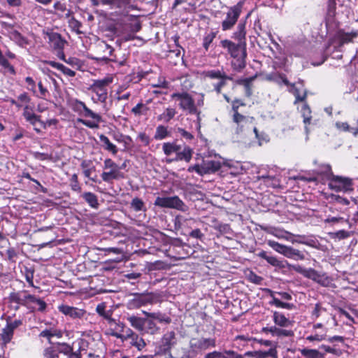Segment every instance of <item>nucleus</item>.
<instances>
[{"label":"nucleus","mask_w":358,"mask_h":358,"mask_svg":"<svg viewBox=\"0 0 358 358\" xmlns=\"http://www.w3.org/2000/svg\"><path fill=\"white\" fill-rule=\"evenodd\" d=\"M272 319L275 324L273 326H266L262 329V332L270 334L272 336L278 338H290L294 336V332L288 328L293 326L294 322L287 317L280 311H272Z\"/></svg>","instance_id":"f257e3e1"},{"label":"nucleus","mask_w":358,"mask_h":358,"mask_svg":"<svg viewBox=\"0 0 358 358\" xmlns=\"http://www.w3.org/2000/svg\"><path fill=\"white\" fill-rule=\"evenodd\" d=\"M221 46L226 49L228 54L232 58L231 66L236 72H241L246 66L247 46L235 45V42L229 39L220 41Z\"/></svg>","instance_id":"f03ea898"},{"label":"nucleus","mask_w":358,"mask_h":358,"mask_svg":"<svg viewBox=\"0 0 358 358\" xmlns=\"http://www.w3.org/2000/svg\"><path fill=\"white\" fill-rule=\"evenodd\" d=\"M69 105L71 110L78 113L80 116L85 118H91L90 120L83 118H78L77 120L78 122L82 123L90 129H98L99 124L103 122L101 115L92 111L80 100L77 99H71Z\"/></svg>","instance_id":"7ed1b4c3"},{"label":"nucleus","mask_w":358,"mask_h":358,"mask_svg":"<svg viewBox=\"0 0 358 358\" xmlns=\"http://www.w3.org/2000/svg\"><path fill=\"white\" fill-rule=\"evenodd\" d=\"M216 347L217 339L214 336L208 338L201 336L192 337L189 339L187 351V358H196L198 355H202L206 350Z\"/></svg>","instance_id":"20e7f679"},{"label":"nucleus","mask_w":358,"mask_h":358,"mask_svg":"<svg viewBox=\"0 0 358 358\" xmlns=\"http://www.w3.org/2000/svg\"><path fill=\"white\" fill-rule=\"evenodd\" d=\"M131 298L127 303L129 310H135L148 305H153L162 301L163 295L160 292L133 293Z\"/></svg>","instance_id":"39448f33"},{"label":"nucleus","mask_w":358,"mask_h":358,"mask_svg":"<svg viewBox=\"0 0 358 358\" xmlns=\"http://www.w3.org/2000/svg\"><path fill=\"white\" fill-rule=\"evenodd\" d=\"M178 339L174 331H168L155 344V355L172 358V349L177 345Z\"/></svg>","instance_id":"423d86ee"},{"label":"nucleus","mask_w":358,"mask_h":358,"mask_svg":"<svg viewBox=\"0 0 358 358\" xmlns=\"http://www.w3.org/2000/svg\"><path fill=\"white\" fill-rule=\"evenodd\" d=\"M172 100L178 101V106L182 110L187 111L191 115H196L198 120L200 119L199 116L201 111L197 108L194 99L192 96L187 92H175L171 95Z\"/></svg>","instance_id":"0eeeda50"},{"label":"nucleus","mask_w":358,"mask_h":358,"mask_svg":"<svg viewBox=\"0 0 358 358\" xmlns=\"http://www.w3.org/2000/svg\"><path fill=\"white\" fill-rule=\"evenodd\" d=\"M231 125L236 134H241L249 130L253 124L255 117L245 115L237 109L231 113Z\"/></svg>","instance_id":"6e6552de"},{"label":"nucleus","mask_w":358,"mask_h":358,"mask_svg":"<svg viewBox=\"0 0 358 358\" xmlns=\"http://www.w3.org/2000/svg\"><path fill=\"white\" fill-rule=\"evenodd\" d=\"M244 3V1H240L236 5L228 8L226 17L221 22L222 31L231 30L234 27L242 13Z\"/></svg>","instance_id":"1a4fd4ad"},{"label":"nucleus","mask_w":358,"mask_h":358,"mask_svg":"<svg viewBox=\"0 0 358 358\" xmlns=\"http://www.w3.org/2000/svg\"><path fill=\"white\" fill-rule=\"evenodd\" d=\"M113 78L107 76L103 79L94 80L90 87V90L97 96V101L105 103L108 98V87L113 83Z\"/></svg>","instance_id":"9d476101"},{"label":"nucleus","mask_w":358,"mask_h":358,"mask_svg":"<svg viewBox=\"0 0 358 358\" xmlns=\"http://www.w3.org/2000/svg\"><path fill=\"white\" fill-rule=\"evenodd\" d=\"M46 34L51 50L59 59H64V48L67 41L57 32H47Z\"/></svg>","instance_id":"9b49d317"},{"label":"nucleus","mask_w":358,"mask_h":358,"mask_svg":"<svg viewBox=\"0 0 358 358\" xmlns=\"http://www.w3.org/2000/svg\"><path fill=\"white\" fill-rule=\"evenodd\" d=\"M328 186L335 192H352L353 190L352 179L348 177L333 174L329 180Z\"/></svg>","instance_id":"f8f14e48"},{"label":"nucleus","mask_w":358,"mask_h":358,"mask_svg":"<svg viewBox=\"0 0 358 358\" xmlns=\"http://www.w3.org/2000/svg\"><path fill=\"white\" fill-rule=\"evenodd\" d=\"M28 290L11 292L8 296V303L11 310L17 311L21 306L27 307Z\"/></svg>","instance_id":"ddd939ff"},{"label":"nucleus","mask_w":358,"mask_h":358,"mask_svg":"<svg viewBox=\"0 0 358 358\" xmlns=\"http://www.w3.org/2000/svg\"><path fill=\"white\" fill-rule=\"evenodd\" d=\"M327 341L332 343V345H322L320 349L326 352L333 354L336 356H341L343 352V348L347 345L345 343V338L341 336H334L329 337Z\"/></svg>","instance_id":"4468645a"},{"label":"nucleus","mask_w":358,"mask_h":358,"mask_svg":"<svg viewBox=\"0 0 358 358\" xmlns=\"http://www.w3.org/2000/svg\"><path fill=\"white\" fill-rule=\"evenodd\" d=\"M154 205L160 208H175L180 210H184L185 205L184 202L178 196H157L155 201Z\"/></svg>","instance_id":"2eb2a0df"},{"label":"nucleus","mask_w":358,"mask_h":358,"mask_svg":"<svg viewBox=\"0 0 358 358\" xmlns=\"http://www.w3.org/2000/svg\"><path fill=\"white\" fill-rule=\"evenodd\" d=\"M357 38H358V29H352L350 31H345L343 29H339L334 35V41L338 48H341L345 44L352 43L354 39Z\"/></svg>","instance_id":"dca6fc26"},{"label":"nucleus","mask_w":358,"mask_h":358,"mask_svg":"<svg viewBox=\"0 0 358 358\" xmlns=\"http://www.w3.org/2000/svg\"><path fill=\"white\" fill-rule=\"evenodd\" d=\"M250 13H249L244 20H241L236 27V30L233 32L231 35V38L235 41V45H245L247 46V39H246V22L247 19L250 17Z\"/></svg>","instance_id":"f3484780"},{"label":"nucleus","mask_w":358,"mask_h":358,"mask_svg":"<svg viewBox=\"0 0 358 358\" xmlns=\"http://www.w3.org/2000/svg\"><path fill=\"white\" fill-rule=\"evenodd\" d=\"M22 115L25 121L33 127L36 134L41 133V116L34 113V108L26 107Z\"/></svg>","instance_id":"a211bd4d"},{"label":"nucleus","mask_w":358,"mask_h":358,"mask_svg":"<svg viewBox=\"0 0 358 358\" xmlns=\"http://www.w3.org/2000/svg\"><path fill=\"white\" fill-rule=\"evenodd\" d=\"M26 308L30 313H34L36 311L43 313L47 308V303L43 299L36 295L31 294L28 292L27 306Z\"/></svg>","instance_id":"6ab92c4d"},{"label":"nucleus","mask_w":358,"mask_h":358,"mask_svg":"<svg viewBox=\"0 0 358 358\" xmlns=\"http://www.w3.org/2000/svg\"><path fill=\"white\" fill-rule=\"evenodd\" d=\"M57 308L60 313L72 320H80L86 315L85 310L66 304H62Z\"/></svg>","instance_id":"aec40b11"},{"label":"nucleus","mask_w":358,"mask_h":358,"mask_svg":"<svg viewBox=\"0 0 358 358\" xmlns=\"http://www.w3.org/2000/svg\"><path fill=\"white\" fill-rule=\"evenodd\" d=\"M12 106H15L17 109L22 108V112H24V108H34V106H30L29 103H31V98L29 96V93L27 92H22L20 93L16 99L10 98L7 100Z\"/></svg>","instance_id":"412c9836"},{"label":"nucleus","mask_w":358,"mask_h":358,"mask_svg":"<svg viewBox=\"0 0 358 358\" xmlns=\"http://www.w3.org/2000/svg\"><path fill=\"white\" fill-rule=\"evenodd\" d=\"M23 321L21 319L11 320L10 317L6 319V324L2 329L4 334V338L10 342L12 341L14 335V331L19 327L22 326Z\"/></svg>","instance_id":"4be33fe9"},{"label":"nucleus","mask_w":358,"mask_h":358,"mask_svg":"<svg viewBox=\"0 0 358 358\" xmlns=\"http://www.w3.org/2000/svg\"><path fill=\"white\" fill-rule=\"evenodd\" d=\"M249 352L245 354L248 355ZM245 355H241L233 350H224L222 351L213 350L206 353L203 358H244Z\"/></svg>","instance_id":"5701e85b"},{"label":"nucleus","mask_w":358,"mask_h":358,"mask_svg":"<svg viewBox=\"0 0 358 358\" xmlns=\"http://www.w3.org/2000/svg\"><path fill=\"white\" fill-rule=\"evenodd\" d=\"M193 153L194 150L189 145H185L182 149L181 148V150L177 152L175 157L167 159L166 162L172 163L174 162L184 161L189 163L192 159Z\"/></svg>","instance_id":"b1692460"},{"label":"nucleus","mask_w":358,"mask_h":358,"mask_svg":"<svg viewBox=\"0 0 358 358\" xmlns=\"http://www.w3.org/2000/svg\"><path fill=\"white\" fill-rule=\"evenodd\" d=\"M265 79L267 81L273 82L278 85H284L285 86H290L291 87H294V83H290L287 76L283 73L278 71L271 72L266 75Z\"/></svg>","instance_id":"393cba45"},{"label":"nucleus","mask_w":358,"mask_h":358,"mask_svg":"<svg viewBox=\"0 0 358 358\" xmlns=\"http://www.w3.org/2000/svg\"><path fill=\"white\" fill-rule=\"evenodd\" d=\"M314 164L317 166L314 172L320 176L322 180H325L329 181L334 174L331 165L328 164H318L316 160L314 161Z\"/></svg>","instance_id":"a878e982"},{"label":"nucleus","mask_w":358,"mask_h":358,"mask_svg":"<svg viewBox=\"0 0 358 358\" xmlns=\"http://www.w3.org/2000/svg\"><path fill=\"white\" fill-rule=\"evenodd\" d=\"M201 76L204 79L208 78L213 80L215 78H224L227 81L231 80L234 83V79L231 76H228L223 70L220 69H211L203 71L201 73Z\"/></svg>","instance_id":"bb28decb"},{"label":"nucleus","mask_w":358,"mask_h":358,"mask_svg":"<svg viewBox=\"0 0 358 358\" xmlns=\"http://www.w3.org/2000/svg\"><path fill=\"white\" fill-rule=\"evenodd\" d=\"M96 312L106 324L114 322V318H113V310L110 308L107 309L106 303H99L96 307Z\"/></svg>","instance_id":"cd10ccee"},{"label":"nucleus","mask_w":358,"mask_h":358,"mask_svg":"<svg viewBox=\"0 0 358 358\" xmlns=\"http://www.w3.org/2000/svg\"><path fill=\"white\" fill-rule=\"evenodd\" d=\"M103 181L107 183H113V180H119L124 178V174L121 170H104L101 175Z\"/></svg>","instance_id":"c85d7f7f"},{"label":"nucleus","mask_w":358,"mask_h":358,"mask_svg":"<svg viewBox=\"0 0 358 358\" xmlns=\"http://www.w3.org/2000/svg\"><path fill=\"white\" fill-rule=\"evenodd\" d=\"M107 325L109 326V334L112 336H114L117 338L123 339L124 335L123 332L124 331L125 325L123 322L120 321L117 322L116 320L114 319V322L110 323L108 322Z\"/></svg>","instance_id":"c756f323"},{"label":"nucleus","mask_w":358,"mask_h":358,"mask_svg":"<svg viewBox=\"0 0 358 358\" xmlns=\"http://www.w3.org/2000/svg\"><path fill=\"white\" fill-rule=\"evenodd\" d=\"M292 269L295 272L302 275L306 278L312 280L313 281L315 280L317 274L320 273L313 268H306L299 264L292 266Z\"/></svg>","instance_id":"7c9ffc66"},{"label":"nucleus","mask_w":358,"mask_h":358,"mask_svg":"<svg viewBox=\"0 0 358 358\" xmlns=\"http://www.w3.org/2000/svg\"><path fill=\"white\" fill-rule=\"evenodd\" d=\"M127 320L129 322L130 325L138 331H143L147 320L143 317H138L134 315H128L126 317Z\"/></svg>","instance_id":"2f4dec72"},{"label":"nucleus","mask_w":358,"mask_h":358,"mask_svg":"<svg viewBox=\"0 0 358 358\" xmlns=\"http://www.w3.org/2000/svg\"><path fill=\"white\" fill-rule=\"evenodd\" d=\"M94 6H109L111 8H122L126 7L130 2H124L122 0H90Z\"/></svg>","instance_id":"473e14b6"},{"label":"nucleus","mask_w":358,"mask_h":358,"mask_svg":"<svg viewBox=\"0 0 358 358\" xmlns=\"http://www.w3.org/2000/svg\"><path fill=\"white\" fill-rule=\"evenodd\" d=\"M203 166V173L204 175L214 173L219 171L222 164L220 161L217 160H206L202 163Z\"/></svg>","instance_id":"72a5a7b5"},{"label":"nucleus","mask_w":358,"mask_h":358,"mask_svg":"<svg viewBox=\"0 0 358 358\" xmlns=\"http://www.w3.org/2000/svg\"><path fill=\"white\" fill-rule=\"evenodd\" d=\"M53 7L55 10V13L59 18H69L73 14L71 10L67 9L65 3H62L59 1H57L54 3Z\"/></svg>","instance_id":"f704fd0d"},{"label":"nucleus","mask_w":358,"mask_h":358,"mask_svg":"<svg viewBox=\"0 0 358 358\" xmlns=\"http://www.w3.org/2000/svg\"><path fill=\"white\" fill-rule=\"evenodd\" d=\"M259 258L265 259L268 264L273 266L278 267L279 268H284L285 265L283 261L279 260L277 257L273 256L268 255L267 252L264 250H262L257 254Z\"/></svg>","instance_id":"c9c22d12"},{"label":"nucleus","mask_w":358,"mask_h":358,"mask_svg":"<svg viewBox=\"0 0 358 358\" xmlns=\"http://www.w3.org/2000/svg\"><path fill=\"white\" fill-rule=\"evenodd\" d=\"M266 292L269 294V296L272 298V300L269 302L271 306H275L277 308H285L287 310H292L295 306L293 303H286L280 301L279 299L275 296V292L270 289H266Z\"/></svg>","instance_id":"e433bc0d"},{"label":"nucleus","mask_w":358,"mask_h":358,"mask_svg":"<svg viewBox=\"0 0 358 358\" xmlns=\"http://www.w3.org/2000/svg\"><path fill=\"white\" fill-rule=\"evenodd\" d=\"M80 166L83 169V173L85 177L88 178L94 182L97 181L96 176L94 177H91L92 173L96 171V167L92 164V161L83 160L80 164Z\"/></svg>","instance_id":"4c0bfd02"},{"label":"nucleus","mask_w":358,"mask_h":358,"mask_svg":"<svg viewBox=\"0 0 358 358\" xmlns=\"http://www.w3.org/2000/svg\"><path fill=\"white\" fill-rule=\"evenodd\" d=\"M103 48H104V50H107L108 52L109 56L110 57L108 58V57H103L102 58V60H104L106 62L110 61V62H114V63L117 64V66L119 67L126 65V63H127L126 59L119 60L117 58L116 55H113V52L115 50L112 46L109 45L107 43H103Z\"/></svg>","instance_id":"58836bf2"},{"label":"nucleus","mask_w":358,"mask_h":358,"mask_svg":"<svg viewBox=\"0 0 358 358\" xmlns=\"http://www.w3.org/2000/svg\"><path fill=\"white\" fill-rule=\"evenodd\" d=\"M181 148V145L178 144L177 141L164 142L162 144V150L167 157H170L173 153L176 155Z\"/></svg>","instance_id":"ea45409f"},{"label":"nucleus","mask_w":358,"mask_h":358,"mask_svg":"<svg viewBox=\"0 0 358 358\" xmlns=\"http://www.w3.org/2000/svg\"><path fill=\"white\" fill-rule=\"evenodd\" d=\"M287 258L294 259L295 261H303L306 259V251L300 250L288 246L285 256Z\"/></svg>","instance_id":"a19ab883"},{"label":"nucleus","mask_w":358,"mask_h":358,"mask_svg":"<svg viewBox=\"0 0 358 358\" xmlns=\"http://www.w3.org/2000/svg\"><path fill=\"white\" fill-rule=\"evenodd\" d=\"M143 313L148 317L152 320H157L159 323H164L169 324L171 322V318L166 315L165 313L160 312L150 313L147 311H143Z\"/></svg>","instance_id":"79ce46f5"},{"label":"nucleus","mask_w":358,"mask_h":358,"mask_svg":"<svg viewBox=\"0 0 358 358\" xmlns=\"http://www.w3.org/2000/svg\"><path fill=\"white\" fill-rule=\"evenodd\" d=\"M44 64H48L52 68H55L61 72H62L64 75L68 76L69 77H74L76 76V72L71 69L65 66L64 64L50 60H45L43 62Z\"/></svg>","instance_id":"37998d69"},{"label":"nucleus","mask_w":358,"mask_h":358,"mask_svg":"<svg viewBox=\"0 0 358 358\" xmlns=\"http://www.w3.org/2000/svg\"><path fill=\"white\" fill-rule=\"evenodd\" d=\"M80 196L92 208L98 209L99 203L98 196L94 193L91 192H85L81 194Z\"/></svg>","instance_id":"c03bdc74"},{"label":"nucleus","mask_w":358,"mask_h":358,"mask_svg":"<svg viewBox=\"0 0 358 358\" xmlns=\"http://www.w3.org/2000/svg\"><path fill=\"white\" fill-rule=\"evenodd\" d=\"M99 141L101 143V146L103 148L110 152H111L113 155H115L117 152L118 149L115 145H114L113 143L110 142L109 138L104 134L99 135Z\"/></svg>","instance_id":"a18cd8bd"},{"label":"nucleus","mask_w":358,"mask_h":358,"mask_svg":"<svg viewBox=\"0 0 358 358\" xmlns=\"http://www.w3.org/2000/svg\"><path fill=\"white\" fill-rule=\"evenodd\" d=\"M212 223V227L221 235L231 234L232 233V229L229 224L220 222L217 219H213Z\"/></svg>","instance_id":"49530a36"},{"label":"nucleus","mask_w":358,"mask_h":358,"mask_svg":"<svg viewBox=\"0 0 358 358\" xmlns=\"http://www.w3.org/2000/svg\"><path fill=\"white\" fill-rule=\"evenodd\" d=\"M11 36L12 40L21 48H26L30 44V41L17 30L11 32Z\"/></svg>","instance_id":"de8ad7c7"},{"label":"nucleus","mask_w":358,"mask_h":358,"mask_svg":"<svg viewBox=\"0 0 358 358\" xmlns=\"http://www.w3.org/2000/svg\"><path fill=\"white\" fill-rule=\"evenodd\" d=\"M177 114V110L175 108L168 107L164 112L157 117L159 121H162L166 123H169L171 120L174 118Z\"/></svg>","instance_id":"09e8293b"},{"label":"nucleus","mask_w":358,"mask_h":358,"mask_svg":"<svg viewBox=\"0 0 358 358\" xmlns=\"http://www.w3.org/2000/svg\"><path fill=\"white\" fill-rule=\"evenodd\" d=\"M336 127L339 130L351 133L354 136H358V117L357 120V126L355 127H350L346 122H337L336 123Z\"/></svg>","instance_id":"8fccbe9b"},{"label":"nucleus","mask_w":358,"mask_h":358,"mask_svg":"<svg viewBox=\"0 0 358 358\" xmlns=\"http://www.w3.org/2000/svg\"><path fill=\"white\" fill-rule=\"evenodd\" d=\"M223 98L227 103L231 104V113L237 109H239L241 107H245L246 106L245 102L241 99L235 98L234 99H231L225 94H223Z\"/></svg>","instance_id":"3c124183"},{"label":"nucleus","mask_w":358,"mask_h":358,"mask_svg":"<svg viewBox=\"0 0 358 358\" xmlns=\"http://www.w3.org/2000/svg\"><path fill=\"white\" fill-rule=\"evenodd\" d=\"M299 351L304 358H324V354L316 349L303 348Z\"/></svg>","instance_id":"603ef678"},{"label":"nucleus","mask_w":358,"mask_h":358,"mask_svg":"<svg viewBox=\"0 0 358 358\" xmlns=\"http://www.w3.org/2000/svg\"><path fill=\"white\" fill-rule=\"evenodd\" d=\"M130 208L135 212H146L147 210L144 201L138 197H135L131 200Z\"/></svg>","instance_id":"864d4df0"},{"label":"nucleus","mask_w":358,"mask_h":358,"mask_svg":"<svg viewBox=\"0 0 358 358\" xmlns=\"http://www.w3.org/2000/svg\"><path fill=\"white\" fill-rule=\"evenodd\" d=\"M171 133L168 131V128L164 125H158L154 135V138L157 141L163 140L170 136Z\"/></svg>","instance_id":"5fc2aeb1"},{"label":"nucleus","mask_w":358,"mask_h":358,"mask_svg":"<svg viewBox=\"0 0 358 358\" xmlns=\"http://www.w3.org/2000/svg\"><path fill=\"white\" fill-rule=\"evenodd\" d=\"M267 244L268 246L272 248L277 252L285 256L286 252L288 248L287 245L281 244V243H280L277 241H273V240L267 241Z\"/></svg>","instance_id":"6e6d98bb"},{"label":"nucleus","mask_w":358,"mask_h":358,"mask_svg":"<svg viewBox=\"0 0 358 358\" xmlns=\"http://www.w3.org/2000/svg\"><path fill=\"white\" fill-rule=\"evenodd\" d=\"M323 287H328L332 282V278L329 276L326 273H319L314 280Z\"/></svg>","instance_id":"4d7b16f0"},{"label":"nucleus","mask_w":358,"mask_h":358,"mask_svg":"<svg viewBox=\"0 0 358 358\" xmlns=\"http://www.w3.org/2000/svg\"><path fill=\"white\" fill-rule=\"evenodd\" d=\"M68 19V24L71 30L78 34H82L83 32L80 31L82 23L76 20L73 15Z\"/></svg>","instance_id":"13d9d810"},{"label":"nucleus","mask_w":358,"mask_h":358,"mask_svg":"<svg viewBox=\"0 0 358 358\" xmlns=\"http://www.w3.org/2000/svg\"><path fill=\"white\" fill-rule=\"evenodd\" d=\"M148 110L149 108L146 104L139 102L131 108V112L136 116H141L142 115H145Z\"/></svg>","instance_id":"bf43d9fd"},{"label":"nucleus","mask_w":358,"mask_h":358,"mask_svg":"<svg viewBox=\"0 0 358 358\" xmlns=\"http://www.w3.org/2000/svg\"><path fill=\"white\" fill-rule=\"evenodd\" d=\"M59 354L68 356L73 350V346L67 343H57L55 347Z\"/></svg>","instance_id":"052dcab7"},{"label":"nucleus","mask_w":358,"mask_h":358,"mask_svg":"<svg viewBox=\"0 0 358 358\" xmlns=\"http://www.w3.org/2000/svg\"><path fill=\"white\" fill-rule=\"evenodd\" d=\"M264 180V184L267 187H277L279 185V180L275 176L268 175L262 176L260 177Z\"/></svg>","instance_id":"680f3d73"},{"label":"nucleus","mask_w":358,"mask_h":358,"mask_svg":"<svg viewBox=\"0 0 358 358\" xmlns=\"http://www.w3.org/2000/svg\"><path fill=\"white\" fill-rule=\"evenodd\" d=\"M255 78H256V76L249 77L248 80L243 85V87H244L245 96L248 98H250L252 95V87H253L252 82L255 80Z\"/></svg>","instance_id":"e2e57ef3"},{"label":"nucleus","mask_w":358,"mask_h":358,"mask_svg":"<svg viewBox=\"0 0 358 358\" xmlns=\"http://www.w3.org/2000/svg\"><path fill=\"white\" fill-rule=\"evenodd\" d=\"M40 337L47 338L49 341L51 338L54 336H57L58 338H60L62 336V333L60 331L57 330H52V329H44L43 330L40 334Z\"/></svg>","instance_id":"0e129e2a"},{"label":"nucleus","mask_w":358,"mask_h":358,"mask_svg":"<svg viewBox=\"0 0 358 358\" xmlns=\"http://www.w3.org/2000/svg\"><path fill=\"white\" fill-rule=\"evenodd\" d=\"M43 358H59V354L57 350L54 346H50L45 348L43 350Z\"/></svg>","instance_id":"69168bd1"},{"label":"nucleus","mask_w":358,"mask_h":358,"mask_svg":"<svg viewBox=\"0 0 358 358\" xmlns=\"http://www.w3.org/2000/svg\"><path fill=\"white\" fill-rule=\"evenodd\" d=\"M131 345L136 348L138 350H142L145 347L146 343L144 339L137 334L131 339Z\"/></svg>","instance_id":"338daca9"},{"label":"nucleus","mask_w":358,"mask_h":358,"mask_svg":"<svg viewBox=\"0 0 358 358\" xmlns=\"http://www.w3.org/2000/svg\"><path fill=\"white\" fill-rule=\"evenodd\" d=\"M257 354L259 358H275L277 356V350L275 348H271L268 350H259L257 352Z\"/></svg>","instance_id":"774afa93"}]
</instances>
